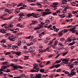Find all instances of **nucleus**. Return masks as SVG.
I'll list each match as a JSON object with an SVG mask.
<instances>
[{
	"instance_id": "cd10ccee",
	"label": "nucleus",
	"mask_w": 78,
	"mask_h": 78,
	"mask_svg": "<svg viewBox=\"0 0 78 78\" xmlns=\"http://www.w3.org/2000/svg\"><path fill=\"white\" fill-rule=\"evenodd\" d=\"M62 32H63V33H66L67 32V30L66 29H64L63 30H62Z\"/></svg>"
},
{
	"instance_id": "3c124183",
	"label": "nucleus",
	"mask_w": 78,
	"mask_h": 78,
	"mask_svg": "<svg viewBox=\"0 0 78 78\" xmlns=\"http://www.w3.org/2000/svg\"><path fill=\"white\" fill-rule=\"evenodd\" d=\"M10 36V34L9 33H7L5 34V36L6 37H7L8 36Z\"/></svg>"
},
{
	"instance_id": "58836bf2",
	"label": "nucleus",
	"mask_w": 78,
	"mask_h": 78,
	"mask_svg": "<svg viewBox=\"0 0 78 78\" xmlns=\"http://www.w3.org/2000/svg\"><path fill=\"white\" fill-rule=\"evenodd\" d=\"M77 12H78V11H73L72 12V13L73 14H75L76 13H77Z\"/></svg>"
},
{
	"instance_id": "bb28decb",
	"label": "nucleus",
	"mask_w": 78,
	"mask_h": 78,
	"mask_svg": "<svg viewBox=\"0 0 78 78\" xmlns=\"http://www.w3.org/2000/svg\"><path fill=\"white\" fill-rule=\"evenodd\" d=\"M58 16H59V17H61L62 18H64V17H65V15H64V14L61 15L58 14Z\"/></svg>"
},
{
	"instance_id": "1a4fd4ad",
	"label": "nucleus",
	"mask_w": 78,
	"mask_h": 78,
	"mask_svg": "<svg viewBox=\"0 0 78 78\" xmlns=\"http://www.w3.org/2000/svg\"><path fill=\"white\" fill-rule=\"evenodd\" d=\"M62 7L63 8L65 7V8H64L65 9H69V8H71V9H72V7H69L68 5H63Z\"/></svg>"
},
{
	"instance_id": "473e14b6",
	"label": "nucleus",
	"mask_w": 78,
	"mask_h": 78,
	"mask_svg": "<svg viewBox=\"0 0 78 78\" xmlns=\"http://www.w3.org/2000/svg\"><path fill=\"white\" fill-rule=\"evenodd\" d=\"M61 62V60H57L55 61L56 64H59V63H60Z\"/></svg>"
},
{
	"instance_id": "ddd939ff",
	"label": "nucleus",
	"mask_w": 78,
	"mask_h": 78,
	"mask_svg": "<svg viewBox=\"0 0 78 78\" xmlns=\"http://www.w3.org/2000/svg\"><path fill=\"white\" fill-rule=\"evenodd\" d=\"M28 50L31 53H33V52H34V51H35V49H34L33 48H30L28 49Z\"/></svg>"
},
{
	"instance_id": "69168bd1",
	"label": "nucleus",
	"mask_w": 78,
	"mask_h": 78,
	"mask_svg": "<svg viewBox=\"0 0 78 78\" xmlns=\"http://www.w3.org/2000/svg\"><path fill=\"white\" fill-rule=\"evenodd\" d=\"M55 65H53L50 67V69H53V68H55Z\"/></svg>"
},
{
	"instance_id": "c85d7f7f",
	"label": "nucleus",
	"mask_w": 78,
	"mask_h": 78,
	"mask_svg": "<svg viewBox=\"0 0 78 78\" xmlns=\"http://www.w3.org/2000/svg\"><path fill=\"white\" fill-rule=\"evenodd\" d=\"M70 4L72 5V6H75L76 5H75L76 4V3L75 2H72L70 3Z\"/></svg>"
},
{
	"instance_id": "aec40b11",
	"label": "nucleus",
	"mask_w": 78,
	"mask_h": 78,
	"mask_svg": "<svg viewBox=\"0 0 78 78\" xmlns=\"http://www.w3.org/2000/svg\"><path fill=\"white\" fill-rule=\"evenodd\" d=\"M12 67L13 70H18V66H16V65Z\"/></svg>"
},
{
	"instance_id": "5701e85b",
	"label": "nucleus",
	"mask_w": 78,
	"mask_h": 78,
	"mask_svg": "<svg viewBox=\"0 0 78 78\" xmlns=\"http://www.w3.org/2000/svg\"><path fill=\"white\" fill-rule=\"evenodd\" d=\"M6 68H8V66L5 65H3L2 66L1 69L4 70V69H6Z\"/></svg>"
},
{
	"instance_id": "2eb2a0df",
	"label": "nucleus",
	"mask_w": 78,
	"mask_h": 78,
	"mask_svg": "<svg viewBox=\"0 0 78 78\" xmlns=\"http://www.w3.org/2000/svg\"><path fill=\"white\" fill-rule=\"evenodd\" d=\"M32 23H30V25H36V24L37 23V21H32Z\"/></svg>"
},
{
	"instance_id": "6e6d98bb",
	"label": "nucleus",
	"mask_w": 78,
	"mask_h": 78,
	"mask_svg": "<svg viewBox=\"0 0 78 78\" xmlns=\"http://www.w3.org/2000/svg\"><path fill=\"white\" fill-rule=\"evenodd\" d=\"M61 71V68L59 69H58L56 70L57 72H60Z\"/></svg>"
},
{
	"instance_id": "f8f14e48",
	"label": "nucleus",
	"mask_w": 78,
	"mask_h": 78,
	"mask_svg": "<svg viewBox=\"0 0 78 78\" xmlns=\"http://www.w3.org/2000/svg\"><path fill=\"white\" fill-rule=\"evenodd\" d=\"M12 49L13 50H17L18 49V46L16 45H14L12 46Z\"/></svg>"
},
{
	"instance_id": "0eeeda50",
	"label": "nucleus",
	"mask_w": 78,
	"mask_h": 78,
	"mask_svg": "<svg viewBox=\"0 0 78 78\" xmlns=\"http://www.w3.org/2000/svg\"><path fill=\"white\" fill-rule=\"evenodd\" d=\"M0 32L2 33L5 34L6 33V31L5 29L3 28H1L0 29Z\"/></svg>"
},
{
	"instance_id": "9d476101",
	"label": "nucleus",
	"mask_w": 78,
	"mask_h": 78,
	"mask_svg": "<svg viewBox=\"0 0 78 78\" xmlns=\"http://www.w3.org/2000/svg\"><path fill=\"white\" fill-rule=\"evenodd\" d=\"M58 3L56 2H53V5H52V6L53 8H57V5H58Z\"/></svg>"
},
{
	"instance_id": "4be33fe9",
	"label": "nucleus",
	"mask_w": 78,
	"mask_h": 78,
	"mask_svg": "<svg viewBox=\"0 0 78 78\" xmlns=\"http://www.w3.org/2000/svg\"><path fill=\"white\" fill-rule=\"evenodd\" d=\"M5 11L8 13H11V10H10L9 9H5Z\"/></svg>"
},
{
	"instance_id": "0e129e2a",
	"label": "nucleus",
	"mask_w": 78,
	"mask_h": 78,
	"mask_svg": "<svg viewBox=\"0 0 78 78\" xmlns=\"http://www.w3.org/2000/svg\"><path fill=\"white\" fill-rule=\"evenodd\" d=\"M45 11H46V12H47L48 11L49 12L50 11V9H47L45 10Z\"/></svg>"
},
{
	"instance_id": "052dcab7",
	"label": "nucleus",
	"mask_w": 78,
	"mask_h": 78,
	"mask_svg": "<svg viewBox=\"0 0 78 78\" xmlns=\"http://www.w3.org/2000/svg\"><path fill=\"white\" fill-rule=\"evenodd\" d=\"M56 12H57V13L60 14V13H61V10H57L56 11Z\"/></svg>"
},
{
	"instance_id": "c03bdc74",
	"label": "nucleus",
	"mask_w": 78,
	"mask_h": 78,
	"mask_svg": "<svg viewBox=\"0 0 78 78\" xmlns=\"http://www.w3.org/2000/svg\"><path fill=\"white\" fill-rule=\"evenodd\" d=\"M33 43H28L27 44V45L28 46L31 45H33Z\"/></svg>"
},
{
	"instance_id": "f3484780",
	"label": "nucleus",
	"mask_w": 78,
	"mask_h": 78,
	"mask_svg": "<svg viewBox=\"0 0 78 78\" xmlns=\"http://www.w3.org/2000/svg\"><path fill=\"white\" fill-rule=\"evenodd\" d=\"M34 67H33L34 69H37V68H39L36 67L38 66V65L37 64L35 63L34 65Z\"/></svg>"
},
{
	"instance_id": "a878e982",
	"label": "nucleus",
	"mask_w": 78,
	"mask_h": 78,
	"mask_svg": "<svg viewBox=\"0 0 78 78\" xmlns=\"http://www.w3.org/2000/svg\"><path fill=\"white\" fill-rule=\"evenodd\" d=\"M7 26L9 28H12V27H13V25L11 24L8 25Z\"/></svg>"
},
{
	"instance_id": "393cba45",
	"label": "nucleus",
	"mask_w": 78,
	"mask_h": 78,
	"mask_svg": "<svg viewBox=\"0 0 78 78\" xmlns=\"http://www.w3.org/2000/svg\"><path fill=\"white\" fill-rule=\"evenodd\" d=\"M21 43H22V41H20L18 43H17V44L18 46H20L21 45Z\"/></svg>"
},
{
	"instance_id": "20e7f679",
	"label": "nucleus",
	"mask_w": 78,
	"mask_h": 78,
	"mask_svg": "<svg viewBox=\"0 0 78 78\" xmlns=\"http://www.w3.org/2000/svg\"><path fill=\"white\" fill-rule=\"evenodd\" d=\"M25 77V74H22L20 75L19 76H15L14 77V78H23ZM21 77H22V78Z\"/></svg>"
},
{
	"instance_id": "ea45409f",
	"label": "nucleus",
	"mask_w": 78,
	"mask_h": 78,
	"mask_svg": "<svg viewBox=\"0 0 78 78\" xmlns=\"http://www.w3.org/2000/svg\"><path fill=\"white\" fill-rule=\"evenodd\" d=\"M6 42V40L4 39L2 40V41H1V43H5Z\"/></svg>"
},
{
	"instance_id": "f704fd0d",
	"label": "nucleus",
	"mask_w": 78,
	"mask_h": 78,
	"mask_svg": "<svg viewBox=\"0 0 78 78\" xmlns=\"http://www.w3.org/2000/svg\"><path fill=\"white\" fill-rule=\"evenodd\" d=\"M62 31H61L58 34V35H59V36H62Z\"/></svg>"
},
{
	"instance_id": "4c0bfd02",
	"label": "nucleus",
	"mask_w": 78,
	"mask_h": 78,
	"mask_svg": "<svg viewBox=\"0 0 78 78\" xmlns=\"http://www.w3.org/2000/svg\"><path fill=\"white\" fill-rule=\"evenodd\" d=\"M7 63H8V62H2V65H6Z\"/></svg>"
},
{
	"instance_id": "f03ea898",
	"label": "nucleus",
	"mask_w": 78,
	"mask_h": 78,
	"mask_svg": "<svg viewBox=\"0 0 78 78\" xmlns=\"http://www.w3.org/2000/svg\"><path fill=\"white\" fill-rule=\"evenodd\" d=\"M16 37L13 36V35H12L11 36H9V39L11 41H15V40H14V39H16Z\"/></svg>"
},
{
	"instance_id": "8fccbe9b",
	"label": "nucleus",
	"mask_w": 78,
	"mask_h": 78,
	"mask_svg": "<svg viewBox=\"0 0 78 78\" xmlns=\"http://www.w3.org/2000/svg\"><path fill=\"white\" fill-rule=\"evenodd\" d=\"M37 41V39L36 38H33L32 41L34 42H36V41Z\"/></svg>"
},
{
	"instance_id": "e433bc0d",
	"label": "nucleus",
	"mask_w": 78,
	"mask_h": 78,
	"mask_svg": "<svg viewBox=\"0 0 78 78\" xmlns=\"http://www.w3.org/2000/svg\"><path fill=\"white\" fill-rule=\"evenodd\" d=\"M23 3H20V4H19L17 5V7H19V6H22L23 5Z\"/></svg>"
},
{
	"instance_id": "680f3d73",
	"label": "nucleus",
	"mask_w": 78,
	"mask_h": 78,
	"mask_svg": "<svg viewBox=\"0 0 78 78\" xmlns=\"http://www.w3.org/2000/svg\"><path fill=\"white\" fill-rule=\"evenodd\" d=\"M5 55H11V53L10 52H7L5 54Z\"/></svg>"
},
{
	"instance_id": "09e8293b",
	"label": "nucleus",
	"mask_w": 78,
	"mask_h": 78,
	"mask_svg": "<svg viewBox=\"0 0 78 78\" xmlns=\"http://www.w3.org/2000/svg\"><path fill=\"white\" fill-rule=\"evenodd\" d=\"M67 53H68V52H65V53H63L62 54V56H65V55H67Z\"/></svg>"
},
{
	"instance_id": "4d7b16f0",
	"label": "nucleus",
	"mask_w": 78,
	"mask_h": 78,
	"mask_svg": "<svg viewBox=\"0 0 78 78\" xmlns=\"http://www.w3.org/2000/svg\"><path fill=\"white\" fill-rule=\"evenodd\" d=\"M6 71L7 72H11V70L9 69H7V70Z\"/></svg>"
},
{
	"instance_id": "72a5a7b5",
	"label": "nucleus",
	"mask_w": 78,
	"mask_h": 78,
	"mask_svg": "<svg viewBox=\"0 0 78 78\" xmlns=\"http://www.w3.org/2000/svg\"><path fill=\"white\" fill-rule=\"evenodd\" d=\"M7 6L8 8H11L12 7V5H11V4H8L7 5Z\"/></svg>"
},
{
	"instance_id": "79ce46f5",
	"label": "nucleus",
	"mask_w": 78,
	"mask_h": 78,
	"mask_svg": "<svg viewBox=\"0 0 78 78\" xmlns=\"http://www.w3.org/2000/svg\"><path fill=\"white\" fill-rule=\"evenodd\" d=\"M62 2L63 3H64V4H66V3H67V1L66 0H62Z\"/></svg>"
},
{
	"instance_id": "37998d69",
	"label": "nucleus",
	"mask_w": 78,
	"mask_h": 78,
	"mask_svg": "<svg viewBox=\"0 0 78 78\" xmlns=\"http://www.w3.org/2000/svg\"><path fill=\"white\" fill-rule=\"evenodd\" d=\"M20 10H16L15 12V14H16V13H19V12H20Z\"/></svg>"
},
{
	"instance_id": "c9c22d12",
	"label": "nucleus",
	"mask_w": 78,
	"mask_h": 78,
	"mask_svg": "<svg viewBox=\"0 0 78 78\" xmlns=\"http://www.w3.org/2000/svg\"><path fill=\"white\" fill-rule=\"evenodd\" d=\"M75 44V42H74L72 43H71L70 44H68V45H73V44Z\"/></svg>"
},
{
	"instance_id": "7ed1b4c3",
	"label": "nucleus",
	"mask_w": 78,
	"mask_h": 78,
	"mask_svg": "<svg viewBox=\"0 0 78 78\" xmlns=\"http://www.w3.org/2000/svg\"><path fill=\"white\" fill-rule=\"evenodd\" d=\"M59 45H60V46H62V48H57L56 50H59V51H60L61 50H63L64 49V45L61 44V43H59Z\"/></svg>"
},
{
	"instance_id": "b1692460",
	"label": "nucleus",
	"mask_w": 78,
	"mask_h": 78,
	"mask_svg": "<svg viewBox=\"0 0 78 78\" xmlns=\"http://www.w3.org/2000/svg\"><path fill=\"white\" fill-rule=\"evenodd\" d=\"M34 13H32L31 14H28L27 15V16H28V17L29 16H34Z\"/></svg>"
},
{
	"instance_id": "a18cd8bd",
	"label": "nucleus",
	"mask_w": 78,
	"mask_h": 78,
	"mask_svg": "<svg viewBox=\"0 0 78 78\" xmlns=\"http://www.w3.org/2000/svg\"><path fill=\"white\" fill-rule=\"evenodd\" d=\"M50 22L49 20H46L45 21V23H49Z\"/></svg>"
},
{
	"instance_id": "c756f323",
	"label": "nucleus",
	"mask_w": 78,
	"mask_h": 78,
	"mask_svg": "<svg viewBox=\"0 0 78 78\" xmlns=\"http://www.w3.org/2000/svg\"><path fill=\"white\" fill-rule=\"evenodd\" d=\"M67 40L68 41V42H71L72 41V38H67Z\"/></svg>"
},
{
	"instance_id": "e2e57ef3",
	"label": "nucleus",
	"mask_w": 78,
	"mask_h": 78,
	"mask_svg": "<svg viewBox=\"0 0 78 78\" xmlns=\"http://www.w3.org/2000/svg\"><path fill=\"white\" fill-rule=\"evenodd\" d=\"M24 59L25 60L28 59V56H24Z\"/></svg>"
},
{
	"instance_id": "49530a36",
	"label": "nucleus",
	"mask_w": 78,
	"mask_h": 78,
	"mask_svg": "<svg viewBox=\"0 0 78 78\" xmlns=\"http://www.w3.org/2000/svg\"><path fill=\"white\" fill-rule=\"evenodd\" d=\"M58 41L57 40H56L54 42V45H57L58 44Z\"/></svg>"
},
{
	"instance_id": "338daca9",
	"label": "nucleus",
	"mask_w": 78,
	"mask_h": 78,
	"mask_svg": "<svg viewBox=\"0 0 78 78\" xmlns=\"http://www.w3.org/2000/svg\"><path fill=\"white\" fill-rule=\"evenodd\" d=\"M50 39H51V37H48L46 38L47 40H48V41L50 40Z\"/></svg>"
},
{
	"instance_id": "7c9ffc66",
	"label": "nucleus",
	"mask_w": 78,
	"mask_h": 78,
	"mask_svg": "<svg viewBox=\"0 0 78 78\" xmlns=\"http://www.w3.org/2000/svg\"><path fill=\"white\" fill-rule=\"evenodd\" d=\"M66 11H67V9H64L63 11H62V12H63V14L64 15V14H66Z\"/></svg>"
},
{
	"instance_id": "5fc2aeb1",
	"label": "nucleus",
	"mask_w": 78,
	"mask_h": 78,
	"mask_svg": "<svg viewBox=\"0 0 78 78\" xmlns=\"http://www.w3.org/2000/svg\"><path fill=\"white\" fill-rule=\"evenodd\" d=\"M71 75H72V76H73V75H74L76 73L75 72H72L71 73Z\"/></svg>"
},
{
	"instance_id": "6e6552de",
	"label": "nucleus",
	"mask_w": 78,
	"mask_h": 78,
	"mask_svg": "<svg viewBox=\"0 0 78 78\" xmlns=\"http://www.w3.org/2000/svg\"><path fill=\"white\" fill-rule=\"evenodd\" d=\"M73 65H74L73 63L72 64L71 63H69L68 65V66L70 67L69 69H72V68H73V67H74Z\"/></svg>"
},
{
	"instance_id": "39448f33",
	"label": "nucleus",
	"mask_w": 78,
	"mask_h": 78,
	"mask_svg": "<svg viewBox=\"0 0 78 78\" xmlns=\"http://www.w3.org/2000/svg\"><path fill=\"white\" fill-rule=\"evenodd\" d=\"M39 68H37V69H36L35 70L34 69H31L30 72H39Z\"/></svg>"
},
{
	"instance_id": "423d86ee",
	"label": "nucleus",
	"mask_w": 78,
	"mask_h": 78,
	"mask_svg": "<svg viewBox=\"0 0 78 78\" xmlns=\"http://www.w3.org/2000/svg\"><path fill=\"white\" fill-rule=\"evenodd\" d=\"M52 12H43V16H45L46 15H48V14H51Z\"/></svg>"
},
{
	"instance_id": "603ef678",
	"label": "nucleus",
	"mask_w": 78,
	"mask_h": 78,
	"mask_svg": "<svg viewBox=\"0 0 78 78\" xmlns=\"http://www.w3.org/2000/svg\"><path fill=\"white\" fill-rule=\"evenodd\" d=\"M31 36H29L28 37H25V39H29L31 38Z\"/></svg>"
},
{
	"instance_id": "412c9836",
	"label": "nucleus",
	"mask_w": 78,
	"mask_h": 78,
	"mask_svg": "<svg viewBox=\"0 0 78 78\" xmlns=\"http://www.w3.org/2000/svg\"><path fill=\"white\" fill-rule=\"evenodd\" d=\"M61 66V65L60 64H57L54 65V67L55 68H58V67H59Z\"/></svg>"
},
{
	"instance_id": "864d4df0",
	"label": "nucleus",
	"mask_w": 78,
	"mask_h": 78,
	"mask_svg": "<svg viewBox=\"0 0 78 78\" xmlns=\"http://www.w3.org/2000/svg\"><path fill=\"white\" fill-rule=\"evenodd\" d=\"M44 11V10H43V9H39L37 10V11H38V12H40L41 11Z\"/></svg>"
},
{
	"instance_id": "f257e3e1",
	"label": "nucleus",
	"mask_w": 78,
	"mask_h": 78,
	"mask_svg": "<svg viewBox=\"0 0 78 78\" xmlns=\"http://www.w3.org/2000/svg\"><path fill=\"white\" fill-rule=\"evenodd\" d=\"M62 61L61 64H68V62H69V59H63L62 60Z\"/></svg>"
},
{
	"instance_id": "4468645a",
	"label": "nucleus",
	"mask_w": 78,
	"mask_h": 78,
	"mask_svg": "<svg viewBox=\"0 0 78 78\" xmlns=\"http://www.w3.org/2000/svg\"><path fill=\"white\" fill-rule=\"evenodd\" d=\"M42 76V75L41 74H37L35 78H40Z\"/></svg>"
},
{
	"instance_id": "13d9d810",
	"label": "nucleus",
	"mask_w": 78,
	"mask_h": 78,
	"mask_svg": "<svg viewBox=\"0 0 78 78\" xmlns=\"http://www.w3.org/2000/svg\"><path fill=\"white\" fill-rule=\"evenodd\" d=\"M11 4H12V5L13 6V7H14L16 6V4H15V3H14V2H12Z\"/></svg>"
},
{
	"instance_id": "6ab92c4d",
	"label": "nucleus",
	"mask_w": 78,
	"mask_h": 78,
	"mask_svg": "<svg viewBox=\"0 0 78 78\" xmlns=\"http://www.w3.org/2000/svg\"><path fill=\"white\" fill-rule=\"evenodd\" d=\"M19 16H20V18H23V16H25V15H23V13L21 12L20 13Z\"/></svg>"
},
{
	"instance_id": "dca6fc26",
	"label": "nucleus",
	"mask_w": 78,
	"mask_h": 78,
	"mask_svg": "<svg viewBox=\"0 0 78 78\" xmlns=\"http://www.w3.org/2000/svg\"><path fill=\"white\" fill-rule=\"evenodd\" d=\"M41 28H42V25H39L38 27H36L35 28H34V30H39V29H40Z\"/></svg>"
},
{
	"instance_id": "9b49d317",
	"label": "nucleus",
	"mask_w": 78,
	"mask_h": 78,
	"mask_svg": "<svg viewBox=\"0 0 78 78\" xmlns=\"http://www.w3.org/2000/svg\"><path fill=\"white\" fill-rule=\"evenodd\" d=\"M34 18H37L38 17H40V15L39 13H37L36 14H34Z\"/></svg>"
},
{
	"instance_id": "774afa93",
	"label": "nucleus",
	"mask_w": 78,
	"mask_h": 78,
	"mask_svg": "<svg viewBox=\"0 0 78 78\" xmlns=\"http://www.w3.org/2000/svg\"><path fill=\"white\" fill-rule=\"evenodd\" d=\"M61 41H65V39L64 38H62L60 39Z\"/></svg>"
},
{
	"instance_id": "a19ab883",
	"label": "nucleus",
	"mask_w": 78,
	"mask_h": 78,
	"mask_svg": "<svg viewBox=\"0 0 78 78\" xmlns=\"http://www.w3.org/2000/svg\"><path fill=\"white\" fill-rule=\"evenodd\" d=\"M1 27H7V23H5L3 24H2L1 26Z\"/></svg>"
},
{
	"instance_id": "2f4dec72",
	"label": "nucleus",
	"mask_w": 78,
	"mask_h": 78,
	"mask_svg": "<svg viewBox=\"0 0 78 78\" xmlns=\"http://www.w3.org/2000/svg\"><path fill=\"white\" fill-rule=\"evenodd\" d=\"M49 18L50 19H51V20H53L54 19V17L50 16H49Z\"/></svg>"
},
{
	"instance_id": "bf43d9fd",
	"label": "nucleus",
	"mask_w": 78,
	"mask_h": 78,
	"mask_svg": "<svg viewBox=\"0 0 78 78\" xmlns=\"http://www.w3.org/2000/svg\"><path fill=\"white\" fill-rule=\"evenodd\" d=\"M40 72H41L42 73H43L44 72V69H41L40 70Z\"/></svg>"
},
{
	"instance_id": "a211bd4d",
	"label": "nucleus",
	"mask_w": 78,
	"mask_h": 78,
	"mask_svg": "<svg viewBox=\"0 0 78 78\" xmlns=\"http://www.w3.org/2000/svg\"><path fill=\"white\" fill-rule=\"evenodd\" d=\"M15 54L17 55L18 56H20V54H21V52L20 51H18L17 52H15Z\"/></svg>"
},
{
	"instance_id": "de8ad7c7",
	"label": "nucleus",
	"mask_w": 78,
	"mask_h": 78,
	"mask_svg": "<svg viewBox=\"0 0 78 78\" xmlns=\"http://www.w3.org/2000/svg\"><path fill=\"white\" fill-rule=\"evenodd\" d=\"M14 16L13 15L11 16L10 17L8 18V20H10V19H11Z\"/></svg>"
}]
</instances>
